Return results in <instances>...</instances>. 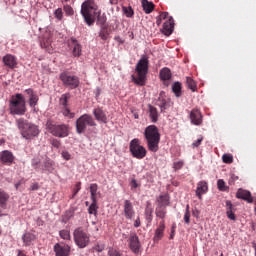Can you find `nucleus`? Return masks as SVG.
I'll list each match as a JSON object with an SVG mask.
<instances>
[{"label":"nucleus","mask_w":256,"mask_h":256,"mask_svg":"<svg viewBox=\"0 0 256 256\" xmlns=\"http://www.w3.org/2000/svg\"><path fill=\"white\" fill-rule=\"evenodd\" d=\"M64 11L66 15H73V8L69 5H64Z\"/></svg>","instance_id":"nucleus-50"},{"label":"nucleus","mask_w":256,"mask_h":256,"mask_svg":"<svg viewBox=\"0 0 256 256\" xmlns=\"http://www.w3.org/2000/svg\"><path fill=\"white\" fill-rule=\"evenodd\" d=\"M135 71L137 77L132 75V81L135 85L143 87L147 81V73H149V57L147 55H142L136 64Z\"/></svg>","instance_id":"nucleus-1"},{"label":"nucleus","mask_w":256,"mask_h":256,"mask_svg":"<svg viewBox=\"0 0 256 256\" xmlns=\"http://www.w3.org/2000/svg\"><path fill=\"white\" fill-rule=\"evenodd\" d=\"M202 141H203V137L198 138L196 141L192 143V147H199Z\"/></svg>","instance_id":"nucleus-54"},{"label":"nucleus","mask_w":256,"mask_h":256,"mask_svg":"<svg viewBox=\"0 0 256 256\" xmlns=\"http://www.w3.org/2000/svg\"><path fill=\"white\" fill-rule=\"evenodd\" d=\"M0 161L3 163V165H12L13 161H15V156L13 155V152L3 150L0 152Z\"/></svg>","instance_id":"nucleus-14"},{"label":"nucleus","mask_w":256,"mask_h":256,"mask_svg":"<svg viewBox=\"0 0 256 256\" xmlns=\"http://www.w3.org/2000/svg\"><path fill=\"white\" fill-rule=\"evenodd\" d=\"M74 242L79 249H85L90 243V237L87 231L83 228H76L73 232Z\"/></svg>","instance_id":"nucleus-9"},{"label":"nucleus","mask_w":256,"mask_h":256,"mask_svg":"<svg viewBox=\"0 0 256 256\" xmlns=\"http://www.w3.org/2000/svg\"><path fill=\"white\" fill-rule=\"evenodd\" d=\"M7 201H9V194L0 189V207L1 209H7Z\"/></svg>","instance_id":"nucleus-31"},{"label":"nucleus","mask_w":256,"mask_h":256,"mask_svg":"<svg viewBox=\"0 0 256 256\" xmlns=\"http://www.w3.org/2000/svg\"><path fill=\"white\" fill-rule=\"evenodd\" d=\"M99 37L102 39V41H107V39H109V31L107 30V27H101L99 31Z\"/></svg>","instance_id":"nucleus-36"},{"label":"nucleus","mask_w":256,"mask_h":256,"mask_svg":"<svg viewBox=\"0 0 256 256\" xmlns=\"http://www.w3.org/2000/svg\"><path fill=\"white\" fill-rule=\"evenodd\" d=\"M25 93L28 95L29 99L37 95V93H35V91H33V89L31 88L26 89Z\"/></svg>","instance_id":"nucleus-49"},{"label":"nucleus","mask_w":256,"mask_h":256,"mask_svg":"<svg viewBox=\"0 0 256 256\" xmlns=\"http://www.w3.org/2000/svg\"><path fill=\"white\" fill-rule=\"evenodd\" d=\"M134 227H141V219L139 217L135 220Z\"/></svg>","instance_id":"nucleus-59"},{"label":"nucleus","mask_w":256,"mask_h":256,"mask_svg":"<svg viewBox=\"0 0 256 256\" xmlns=\"http://www.w3.org/2000/svg\"><path fill=\"white\" fill-rule=\"evenodd\" d=\"M59 235L61 239H64L65 241L71 240V232H69V230H60Z\"/></svg>","instance_id":"nucleus-42"},{"label":"nucleus","mask_w":256,"mask_h":256,"mask_svg":"<svg viewBox=\"0 0 256 256\" xmlns=\"http://www.w3.org/2000/svg\"><path fill=\"white\" fill-rule=\"evenodd\" d=\"M97 9H99V7L95 3V0H86L81 5V14L85 20V23H87L89 26L95 23V20H93V13H95Z\"/></svg>","instance_id":"nucleus-6"},{"label":"nucleus","mask_w":256,"mask_h":256,"mask_svg":"<svg viewBox=\"0 0 256 256\" xmlns=\"http://www.w3.org/2000/svg\"><path fill=\"white\" fill-rule=\"evenodd\" d=\"M155 215L162 221H165V217H167V208L163 206H156Z\"/></svg>","instance_id":"nucleus-30"},{"label":"nucleus","mask_w":256,"mask_h":256,"mask_svg":"<svg viewBox=\"0 0 256 256\" xmlns=\"http://www.w3.org/2000/svg\"><path fill=\"white\" fill-rule=\"evenodd\" d=\"M37 239V236L31 232H26L22 235V241L26 247H29Z\"/></svg>","instance_id":"nucleus-27"},{"label":"nucleus","mask_w":256,"mask_h":256,"mask_svg":"<svg viewBox=\"0 0 256 256\" xmlns=\"http://www.w3.org/2000/svg\"><path fill=\"white\" fill-rule=\"evenodd\" d=\"M164 235H165V220H161L159 223V226L155 230L153 241L155 243H159V241L163 239Z\"/></svg>","instance_id":"nucleus-16"},{"label":"nucleus","mask_w":256,"mask_h":256,"mask_svg":"<svg viewBox=\"0 0 256 256\" xmlns=\"http://www.w3.org/2000/svg\"><path fill=\"white\" fill-rule=\"evenodd\" d=\"M69 45L72 48L73 57H81V53H83V49L81 48V44H79L77 39L71 38Z\"/></svg>","instance_id":"nucleus-17"},{"label":"nucleus","mask_w":256,"mask_h":256,"mask_svg":"<svg viewBox=\"0 0 256 256\" xmlns=\"http://www.w3.org/2000/svg\"><path fill=\"white\" fill-rule=\"evenodd\" d=\"M192 215H193V217H196V219H199V215H200L199 210L197 208H194L192 210Z\"/></svg>","instance_id":"nucleus-55"},{"label":"nucleus","mask_w":256,"mask_h":256,"mask_svg":"<svg viewBox=\"0 0 256 256\" xmlns=\"http://www.w3.org/2000/svg\"><path fill=\"white\" fill-rule=\"evenodd\" d=\"M186 85L188 89H191V91H195V89H197V84H195V80L191 77H186Z\"/></svg>","instance_id":"nucleus-38"},{"label":"nucleus","mask_w":256,"mask_h":256,"mask_svg":"<svg viewBox=\"0 0 256 256\" xmlns=\"http://www.w3.org/2000/svg\"><path fill=\"white\" fill-rule=\"evenodd\" d=\"M69 99H71V94L69 93L63 94L60 98V105H62V107L64 108H67V103Z\"/></svg>","instance_id":"nucleus-37"},{"label":"nucleus","mask_w":256,"mask_h":256,"mask_svg":"<svg viewBox=\"0 0 256 256\" xmlns=\"http://www.w3.org/2000/svg\"><path fill=\"white\" fill-rule=\"evenodd\" d=\"M39 160L38 159H32V167H35V168H37V165H39Z\"/></svg>","instance_id":"nucleus-61"},{"label":"nucleus","mask_w":256,"mask_h":256,"mask_svg":"<svg viewBox=\"0 0 256 256\" xmlns=\"http://www.w3.org/2000/svg\"><path fill=\"white\" fill-rule=\"evenodd\" d=\"M163 93L160 94L156 105L160 108L161 113H165L166 109H169L171 107V100L169 98H163Z\"/></svg>","instance_id":"nucleus-19"},{"label":"nucleus","mask_w":256,"mask_h":256,"mask_svg":"<svg viewBox=\"0 0 256 256\" xmlns=\"http://www.w3.org/2000/svg\"><path fill=\"white\" fill-rule=\"evenodd\" d=\"M142 7L144 13L149 15V13H153V9H155V4L153 2H150L149 0H141Z\"/></svg>","instance_id":"nucleus-28"},{"label":"nucleus","mask_w":256,"mask_h":256,"mask_svg":"<svg viewBox=\"0 0 256 256\" xmlns=\"http://www.w3.org/2000/svg\"><path fill=\"white\" fill-rule=\"evenodd\" d=\"M235 207H233V203L231 202V200H227L226 201V215L228 217V219H230V221H236V217H235Z\"/></svg>","instance_id":"nucleus-26"},{"label":"nucleus","mask_w":256,"mask_h":256,"mask_svg":"<svg viewBox=\"0 0 256 256\" xmlns=\"http://www.w3.org/2000/svg\"><path fill=\"white\" fill-rule=\"evenodd\" d=\"M59 79L64 85V87H67L68 89H77V87H79L81 83L77 76L67 71L60 73Z\"/></svg>","instance_id":"nucleus-10"},{"label":"nucleus","mask_w":256,"mask_h":256,"mask_svg":"<svg viewBox=\"0 0 256 256\" xmlns=\"http://www.w3.org/2000/svg\"><path fill=\"white\" fill-rule=\"evenodd\" d=\"M144 137L147 141V147L152 153L159 151V142L161 141V134H159V128L155 125L146 127L144 131Z\"/></svg>","instance_id":"nucleus-2"},{"label":"nucleus","mask_w":256,"mask_h":256,"mask_svg":"<svg viewBox=\"0 0 256 256\" xmlns=\"http://www.w3.org/2000/svg\"><path fill=\"white\" fill-rule=\"evenodd\" d=\"M237 199H242L243 201H247V203H253V197L251 196V192L247 190H243L239 188L236 193Z\"/></svg>","instance_id":"nucleus-22"},{"label":"nucleus","mask_w":256,"mask_h":256,"mask_svg":"<svg viewBox=\"0 0 256 256\" xmlns=\"http://www.w3.org/2000/svg\"><path fill=\"white\" fill-rule=\"evenodd\" d=\"M54 251L56 256H69V253H71V247L67 244L57 243L54 246Z\"/></svg>","instance_id":"nucleus-15"},{"label":"nucleus","mask_w":256,"mask_h":256,"mask_svg":"<svg viewBox=\"0 0 256 256\" xmlns=\"http://www.w3.org/2000/svg\"><path fill=\"white\" fill-rule=\"evenodd\" d=\"M75 190H74V193L72 195V198L75 197L77 195V193H79L81 191V182H78L76 185H75Z\"/></svg>","instance_id":"nucleus-51"},{"label":"nucleus","mask_w":256,"mask_h":256,"mask_svg":"<svg viewBox=\"0 0 256 256\" xmlns=\"http://www.w3.org/2000/svg\"><path fill=\"white\" fill-rule=\"evenodd\" d=\"M87 127H97V122L91 114H83L76 120V133L83 135L87 131Z\"/></svg>","instance_id":"nucleus-7"},{"label":"nucleus","mask_w":256,"mask_h":256,"mask_svg":"<svg viewBox=\"0 0 256 256\" xmlns=\"http://www.w3.org/2000/svg\"><path fill=\"white\" fill-rule=\"evenodd\" d=\"M174 237H175V226H172V228H171V234H170V236H169V239H174Z\"/></svg>","instance_id":"nucleus-60"},{"label":"nucleus","mask_w":256,"mask_h":256,"mask_svg":"<svg viewBox=\"0 0 256 256\" xmlns=\"http://www.w3.org/2000/svg\"><path fill=\"white\" fill-rule=\"evenodd\" d=\"M97 209H99V207L97 206V201H92L88 208V213L90 215H97Z\"/></svg>","instance_id":"nucleus-40"},{"label":"nucleus","mask_w":256,"mask_h":256,"mask_svg":"<svg viewBox=\"0 0 256 256\" xmlns=\"http://www.w3.org/2000/svg\"><path fill=\"white\" fill-rule=\"evenodd\" d=\"M10 115L23 116L27 113V104L25 102V96L21 93H17L12 96L9 102Z\"/></svg>","instance_id":"nucleus-3"},{"label":"nucleus","mask_w":256,"mask_h":256,"mask_svg":"<svg viewBox=\"0 0 256 256\" xmlns=\"http://www.w3.org/2000/svg\"><path fill=\"white\" fill-rule=\"evenodd\" d=\"M132 189H137L139 187V184H137V180L132 179L131 180Z\"/></svg>","instance_id":"nucleus-57"},{"label":"nucleus","mask_w":256,"mask_h":256,"mask_svg":"<svg viewBox=\"0 0 256 256\" xmlns=\"http://www.w3.org/2000/svg\"><path fill=\"white\" fill-rule=\"evenodd\" d=\"M207 191H209V186L207 182L206 181L198 182L197 188H196V197H198V199H203V195H205Z\"/></svg>","instance_id":"nucleus-21"},{"label":"nucleus","mask_w":256,"mask_h":256,"mask_svg":"<svg viewBox=\"0 0 256 256\" xmlns=\"http://www.w3.org/2000/svg\"><path fill=\"white\" fill-rule=\"evenodd\" d=\"M31 191H37L39 190V184L38 183H34L31 185L30 187Z\"/></svg>","instance_id":"nucleus-58"},{"label":"nucleus","mask_w":256,"mask_h":256,"mask_svg":"<svg viewBox=\"0 0 256 256\" xmlns=\"http://www.w3.org/2000/svg\"><path fill=\"white\" fill-rule=\"evenodd\" d=\"M54 15H55L56 19L61 21V19H63V10L61 8L56 9L54 12Z\"/></svg>","instance_id":"nucleus-47"},{"label":"nucleus","mask_w":256,"mask_h":256,"mask_svg":"<svg viewBox=\"0 0 256 256\" xmlns=\"http://www.w3.org/2000/svg\"><path fill=\"white\" fill-rule=\"evenodd\" d=\"M183 165H185V162H183V160L174 162V163H173V169H174V171H179L180 169H183Z\"/></svg>","instance_id":"nucleus-44"},{"label":"nucleus","mask_w":256,"mask_h":256,"mask_svg":"<svg viewBox=\"0 0 256 256\" xmlns=\"http://www.w3.org/2000/svg\"><path fill=\"white\" fill-rule=\"evenodd\" d=\"M184 221L186 225H189V223H191V212L184 213Z\"/></svg>","instance_id":"nucleus-48"},{"label":"nucleus","mask_w":256,"mask_h":256,"mask_svg":"<svg viewBox=\"0 0 256 256\" xmlns=\"http://www.w3.org/2000/svg\"><path fill=\"white\" fill-rule=\"evenodd\" d=\"M175 29V21L173 20V16H169L168 20H166L163 24L162 33L169 37L173 34V30Z\"/></svg>","instance_id":"nucleus-12"},{"label":"nucleus","mask_w":256,"mask_h":256,"mask_svg":"<svg viewBox=\"0 0 256 256\" xmlns=\"http://www.w3.org/2000/svg\"><path fill=\"white\" fill-rule=\"evenodd\" d=\"M129 247L132 251V253H139L141 249V242L139 241V236H137V233L131 232L130 238H129Z\"/></svg>","instance_id":"nucleus-11"},{"label":"nucleus","mask_w":256,"mask_h":256,"mask_svg":"<svg viewBox=\"0 0 256 256\" xmlns=\"http://www.w3.org/2000/svg\"><path fill=\"white\" fill-rule=\"evenodd\" d=\"M223 163H233V156L230 154H224L222 156Z\"/></svg>","instance_id":"nucleus-45"},{"label":"nucleus","mask_w":256,"mask_h":256,"mask_svg":"<svg viewBox=\"0 0 256 256\" xmlns=\"http://www.w3.org/2000/svg\"><path fill=\"white\" fill-rule=\"evenodd\" d=\"M122 11H123L124 15L128 18H131V17H133V15H135V12L133 11V8L131 6L122 7Z\"/></svg>","instance_id":"nucleus-41"},{"label":"nucleus","mask_w":256,"mask_h":256,"mask_svg":"<svg viewBox=\"0 0 256 256\" xmlns=\"http://www.w3.org/2000/svg\"><path fill=\"white\" fill-rule=\"evenodd\" d=\"M217 187L219 191H227L229 189V187L225 186V181L223 179L217 181Z\"/></svg>","instance_id":"nucleus-43"},{"label":"nucleus","mask_w":256,"mask_h":256,"mask_svg":"<svg viewBox=\"0 0 256 256\" xmlns=\"http://www.w3.org/2000/svg\"><path fill=\"white\" fill-rule=\"evenodd\" d=\"M146 221L148 223H151V221H153V212L152 211H146Z\"/></svg>","instance_id":"nucleus-52"},{"label":"nucleus","mask_w":256,"mask_h":256,"mask_svg":"<svg viewBox=\"0 0 256 256\" xmlns=\"http://www.w3.org/2000/svg\"><path fill=\"white\" fill-rule=\"evenodd\" d=\"M53 165L54 163L51 159L49 158L45 159V162H44L45 171H48L49 173H53V171L55 170V167Z\"/></svg>","instance_id":"nucleus-35"},{"label":"nucleus","mask_w":256,"mask_h":256,"mask_svg":"<svg viewBox=\"0 0 256 256\" xmlns=\"http://www.w3.org/2000/svg\"><path fill=\"white\" fill-rule=\"evenodd\" d=\"M17 127L21 131V135L24 139H33V137H38L39 136V126L30 123L29 121L20 118L16 120Z\"/></svg>","instance_id":"nucleus-4"},{"label":"nucleus","mask_w":256,"mask_h":256,"mask_svg":"<svg viewBox=\"0 0 256 256\" xmlns=\"http://www.w3.org/2000/svg\"><path fill=\"white\" fill-rule=\"evenodd\" d=\"M148 115L151 123H157V121H159V110L151 104H148Z\"/></svg>","instance_id":"nucleus-25"},{"label":"nucleus","mask_w":256,"mask_h":256,"mask_svg":"<svg viewBox=\"0 0 256 256\" xmlns=\"http://www.w3.org/2000/svg\"><path fill=\"white\" fill-rule=\"evenodd\" d=\"M129 151L135 159H145L147 157V149L141 145V142L137 138L130 141Z\"/></svg>","instance_id":"nucleus-8"},{"label":"nucleus","mask_w":256,"mask_h":256,"mask_svg":"<svg viewBox=\"0 0 256 256\" xmlns=\"http://www.w3.org/2000/svg\"><path fill=\"white\" fill-rule=\"evenodd\" d=\"M92 114L94 115L98 123L107 124L109 122V119L107 118V114L105 113V111H103V108L101 107L94 108L92 111Z\"/></svg>","instance_id":"nucleus-13"},{"label":"nucleus","mask_w":256,"mask_h":256,"mask_svg":"<svg viewBox=\"0 0 256 256\" xmlns=\"http://www.w3.org/2000/svg\"><path fill=\"white\" fill-rule=\"evenodd\" d=\"M62 157H63V159H65V161H69V159H71V154L67 151H63Z\"/></svg>","instance_id":"nucleus-53"},{"label":"nucleus","mask_w":256,"mask_h":256,"mask_svg":"<svg viewBox=\"0 0 256 256\" xmlns=\"http://www.w3.org/2000/svg\"><path fill=\"white\" fill-rule=\"evenodd\" d=\"M171 76V70L169 68L164 67L160 70V79H162V81H169Z\"/></svg>","instance_id":"nucleus-32"},{"label":"nucleus","mask_w":256,"mask_h":256,"mask_svg":"<svg viewBox=\"0 0 256 256\" xmlns=\"http://www.w3.org/2000/svg\"><path fill=\"white\" fill-rule=\"evenodd\" d=\"M162 21L163 20L158 16L156 19V24L159 26V25H161Z\"/></svg>","instance_id":"nucleus-64"},{"label":"nucleus","mask_w":256,"mask_h":256,"mask_svg":"<svg viewBox=\"0 0 256 256\" xmlns=\"http://www.w3.org/2000/svg\"><path fill=\"white\" fill-rule=\"evenodd\" d=\"M181 89H182L181 82H174L172 84V91L175 97H181L183 95V92L181 91Z\"/></svg>","instance_id":"nucleus-33"},{"label":"nucleus","mask_w":256,"mask_h":256,"mask_svg":"<svg viewBox=\"0 0 256 256\" xmlns=\"http://www.w3.org/2000/svg\"><path fill=\"white\" fill-rule=\"evenodd\" d=\"M157 207H169L171 203V198L169 194H162L156 198Z\"/></svg>","instance_id":"nucleus-24"},{"label":"nucleus","mask_w":256,"mask_h":256,"mask_svg":"<svg viewBox=\"0 0 256 256\" xmlns=\"http://www.w3.org/2000/svg\"><path fill=\"white\" fill-rule=\"evenodd\" d=\"M90 199L91 201H97V196L101 195V192H99V186L97 183L90 184Z\"/></svg>","instance_id":"nucleus-29"},{"label":"nucleus","mask_w":256,"mask_h":256,"mask_svg":"<svg viewBox=\"0 0 256 256\" xmlns=\"http://www.w3.org/2000/svg\"><path fill=\"white\" fill-rule=\"evenodd\" d=\"M3 63L9 69H15L17 67V58L11 54H7L3 57Z\"/></svg>","instance_id":"nucleus-23"},{"label":"nucleus","mask_w":256,"mask_h":256,"mask_svg":"<svg viewBox=\"0 0 256 256\" xmlns=\"http://www.w3.org/2000/svg\"><path fill=\"white\" fill-rule=\"evenodd\" d=\"M46 129L53 137H58L59 139L69 137V125L67 124H56L52 120H47Z\"/></svg>","instance_id":"nucleus-5"},{"label":"nucleus","mask_w":256,"mask_h":256,"mask_svg":"<svg viewBox=\"0 0 256 256\" xmlns=\"http://www.w3.org/2000/svg\"><path fill=\"white\" fill-rule=\"evenodd\" d=\"M28 103H29V107L33 109V112L37 113V104L39 103V96L36 94V96L29 98Z\"/></svg>","instance_id":"nucleus-34"},{"label":"nucleus","mask_w":256,"mask_h":256,"mask_svg":"<svg viewBox=\"0 0 256 256\" xmlns=\"http://www.w3.org/2000/svg\"><path fill=\"white\" fill-rule=\"evenodd\" d=\"M63 115L64 117H69L70 119H73V117H75V113H72L71 110H69V108H64L63 111Z\"/></svg>","instance_id":"nucleus-46"},{"label":"nucleus","mask_w":256,"mask_h":256,"mask_svg":"<svg viewBox=\"0 0 256 256\" xmlns=\"http://www.w3.org/2000/svg\"><path fill=\"white\" fill-rule=\"evenodd\" d=\"M190 120L192 125H201V123H203V115H201V111L193 109L190 112Z\"/></svg>","instance_id":"nucleus-20"},{"label":"nucleus","mask_w":256,"mask_h":256,"mask_svg":"<svg viewBox=\"0 0 256 256\" xmlns=\"http://www.w3.org/2000/svg\"><path fill=\"white\" fill-rule=\"evenodd\" d=\"M95 95H96V97H99V95H101V88L100 87H97L95 89Z\"/></svg>","instance_id":"nucleus-63"},{"label":"nucleus","mask_w":256,"mask_h":256,"mask_svg":"<svg viewBox=\"0 0 256 256\" xmlns=\"http://www.w3.org/2000/svg\"><path fill=\"white\" fill-rule=\"evenodd\" d=\"M52 145H53V147H56L57 149H59L61 143H59V141H57V140H53Z\"/></svg>","instance_id":"nucleus-62"},{"label":"nucleus","mask_w":256,"mask_h":256,"mask_svg":"<svg viewBox=\"0 0 256 256\" xmlns=\"http://www.w3.org/2000/svg\"><path fill=\"white\" fill-rule=\"evenodd\" d=\"M76 211L77 207H71L69 210L65 212L64 219H66V221H69V219H71L75 215Z\"/></svg>","instance_id":"nucleus-39"},{"label":"nucleus","mask_w":256,"mask_h":256,"mask_svg":"<svg viewBox=\"0 0 256 256\" xmlns=\"http://www.w3.org/2000/svg\"><path fill=\"white\" fill-rule=\"evenodd\" d=\"M124 215L126 219H133L135 217V209H133V203L130 200L124 201Z\"/></svg>","instance_id":"nucleus-18"},{"label":"nucleus","mask_w":256,"mask_h":256,"mask_svg":"<svg viewBox=\"0 0 256 256\" xmlns=\"http://www.w3.org/2000/svg\"><path fill=\"white\" fill-rule=\"evenodd\" d=\"M158 17L162 20H165L167 17H169V12H162Z\"/></svg>","instance_id":"nucleus-56"}]
</instances>
